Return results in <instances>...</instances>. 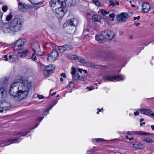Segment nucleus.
Instances as JSON below:
<instances>
[{
	"label": "nucleus",
	"mask_w": 154,
	"mask_h": 154,
	"mask_svg": "<svg viewBox=\"0 0 154 154\" xmlns=\"http://www.w3.org/2000/svg\"><path fill=\"white\" fill-rule=\"evenodd\" d=\"M8 57L7 54L5 55L2 57V59L5 61H8L9 60L11 62H14L17 58V56L14 55H9L8 58Z\"/></svg>",
	"instance_id": "2eb2a0df"
},
{
	"label": "nucleus",
	"mask_w": 154,
	"mask_h": 154,
	"mask_svg": "<svg viewBox=\"0 0 154 154\" xmlns=\"http://www.w3.org/2000/svg\"><path fill=\"white\" fill-rule=\"evenodd\" d=\"M26 42V39L24 38H20L15 43L13 48L15 51L21 50L23 47Z\"/></svg>",
	"instance_id": "423d86ee"
},
{
	"label": "nucleus",
	"mask_w": 154,
	"mask_h": 154,
	"mask_svg": "<svg viewBox=\"0 0 154 154\" xmlns=\"http://www.w3.org/2000/svg\"><path fill=\"white\" fill-rule=\"evenodd\" d=\"M92 1L94 3H97V2L98 1V0H92Z\"/></svg>",
	"instance_id": "bf43d9fd"
},
{
	"label": "nucleus",
	"mask_w": 154,
	"mask_h": 154,
	"mask_svg": "<svg viewBox=\"0 0 154 154\" xmlns=\"http://www.w3.org/2000/svg\"><path fill=\"white\" fill-rule=\"evenodd\" d=\"M19 84L17 79H15L11 85L9 91L10 94L12 96L17 98V101H20L23 99V95L21 90H20Z\"/></svg>",
	"instance_id": "7ed1b4c3"
},
{
	"label": "nucleus",
	"mask_w": 154,
	"mask_h": 154,
	"mask_svg": "<svg viewBox=\"0 0 154 154\" xmlns=\"http://www.w3.org/2000/svg\"><path fill=\"white\" fill-rule=\"evenodd\" d=\"M125 79L123 75H104L103 76L102 79L106 81H115L123 80Z\"/></svg>",
	"instance_id": "20e7f679"
},
{
	"label": "nucleus",
	"mask_w": 154,
	"mask_h": 154,
	"mask_svg": "<svg viewBox=\"0 0 154 154\" xmlns=\"http://www.w3.org/2000/svg\"><path fill=\"white\" fill-rule=\"evenodd\" d=\"M72 75V80L76 82L78 80L85 81L86 78L85 76H80L76 71V69L74 67L71 68L70 71Z\"/></svg>",
	"instance_id": "39448f33"
},
{
	"label": "nucleus",
	"mask_w": 154,
	"mask_h": 154,
	"mask_svg": "<svg viewBox=\"0 0 154 154\" xmlns=\"http://www.w3.org/2000/svg\"><path fill=\"white\" fill-rule=\"evenodd\" d=\"M86 64L91 67L97 69H102L103 66L100 65H95L94 64L89 62H86Z\"/></svg>",
	"instance_id": "412c9836"
},
{
	"label": "nucleus",
	"mask_w": 154,
	"mask_h": 154,
	"mask_svg": "<svg viewBox=\"0 0 154 154\" xmlns=\"http://www.w3.org/2000/svg\"><path fill=\"white\" fill-rule=\"evenodd\" d=\"M151 128L152 130L154 131V125H151Z\"/></svg>",
	"instance_id": "e2e57ef3"
},
{
	"label": "nucleus",
	"mask_w": 154,
	"mask_h": 154,
	"mask_svg": "<svg viewBox=\"0 0 154 154\" xmlns=\"http://www.w3.org/2000/svg\"><path fill=\"white\" fill-rule=\"evenodd\" d=\"M19 7L21 11L23 12H26L30 8V6L29 4L22 3L21 2H18Z\"/></svg>",
	"instance_id": "ddd939ff"
},
{
	"label": "nucleus",
	"mask_w": 154,
	"mask_h": 154,
	"mask_svg": "<svg viewBox=\"0 0 154 154\" xmlns=\"http://www.w3.org/2000/svg\"><path fill=\"white\" fill-rule=\"evenodd\" d=\"M21 139L20 138L14 139H9L8 141L6 140H3V143H5L6 142H12V143H18L20 141Z\"/></svg>",
	"instance_id": "b1692460"
},
{
	"label": "nucleus",
	"mask_w": 154,
	"mask_h": 154,
	"mask_svg": "<svg viewBox=\"0 0 154 154\" xmlns=\"http://www.w3.org/2000/svg\"><path fill=\"white\" fill-rule=\"evenodd\" d=\"M48 27L51 29H54L56 27V26L55 24H49L48 25Z\"/></svg>",
	"instance_id": "79ce46f5"
},
{
	"label": "nucleus",
	"mask_w": 154,
	"mask_h": 154,
	"mask_svg": "<svg viewBox=\"0 0 154 154\" xmlns=\"http://www.w3.org/2000/svg\"><path fill=\"white\" fill-rule=\"evenodd\" d=\"M66 56L69 59L75 60L76 55L69 53L67 54Z\"/></svg>",
	"instance_id": "2f4dec72"
},
{
	"label": "nucleus",
	"mask_w": 154,
	"mask_h": 154,
	"mask_svg": "<svg viewBox=\"0 0 154 154\" xmlns=\"http://www.w3.org/2000/svg\"><path fill=\"white\" fill-rule=\"evenodd\" d=\"M139 114V113L138 112L136 111L134 112V115L135 116L138 115Z\"/></svg>",
	"instance_id": "5fc2aeb1"
},
{
	"label": "nucleus",
	"mask_w": 154,
	"mask_h": 154,
	"mask_svg": "<svg viewBox=\"0 0 154 154\" xmlns=\"http://www.w3.org/2000/svg\"><path fill=\"white\" fill-rule=\"evenodd\" d=\"M52 107H49L46 109L44 111L43 114L44 115L46 116L47 115L49 114V111L51 109Z\"/></svg>",
	"instance_id": "c9c22d12"
},
{
	"label": "nucleus",
	"mask_w": 154,
	"mask_h": 154,
	"mask_svg": "<svg viewBox=\"0 0 154 154\" xmlns=\"http://www.w3.org/2000/svg\"><path fill=\"white\" fill-rule=\"evenodd\" d=\"M50 5L52 9L59 7H64L65 5L63 0H51L50 2Z\"/></svg>",
	"instance_id": "0eeeda50"
},
{
	"label": "nucleus",
	"mask_w": 154,
	"mask_h": 154,
	"mask_svg": "<svg viewBox=\"0 0 154 154\" xmlns=\"http://www.w3.org/2000/svg\"><path fill=\"white\" fill-rule=\"evenodd\" d=\"M29 1L32 4L36 5L38 4V2H37L35 0H29Z\"/></svg>",
	"instance_id": "58836bf2"
},
{
	"label": "nucleus",
	"mask_w": 154,
	"mask_h": 154,
	"mask_svg": "<svg viewBox=\"0 0 154 154\" xmlns=\"http://www.w3.org/2000/svg\"><path fill=\"white\" fill-rule=\"evenodd\" d=\"M48 98V97H44L42 95H39V99H44V98L47 99V98Z\"/></svg>",
	"instance_id": "de8ad7c7"
},
{
	"label": "nucleus",
	"mask_w": 154,
	"mask_h": 154,
	"mask_svg": "<svg viewBox=\"0 0 154 154\" xmlns=\"http://www.w3.org/2000/svg\"><path fill=\"white\" fill-rule=\"evenodd\" d=\"M128 17V14L125 12L122 13L118 15L117 17V20L119 22H122L125 21Z\"/></svg>",
	"instance_id": "f8f14e48"
},
{
	"label": "nucleus",
	"mask_w": 154,
	"mask_h": 154,
	"mask_svg": "<svg viewBox=\"0 0 154 154\" xmlns=\"http://www.w3.org/2000/svg\"><path fill=\"white\" fill-rule=\"evenodd\" d=\"M19 84L20 91L21 90L24 99L28 94L29 91L32 89V83L29 80L23 79L22 77L17 79Z\"/></svg>",
	"instance_id": "f03ea898"
},
{
	"label": "nucleus",
	"mask_w": 154,
	"mask_h": 154,
	"mask_svg": "<svg viewBox=\"0 0 154 154\" xmlns=\"http://www.w3.org/2000/svg\"><path fill=\"white\" fill-rule=\"evenodd\" d=\"M140 18V17L139 16H138L137 17H134V20H139Z\"/></svg>",
	"instance_id": "3c124183"
},
{
	"label": "nucleus",
	"mask_w": 154,
	"mask_h": 154,
	"mask_svg": "<svg viewBox=\"0 0 154 154\" xmlns=\"http://www.w3.org/2000/svg\"><path fill=\"white\" fill-rule=\"evenodd\" d=\"M29 131H25L23 132H20L19 133H17L14 134L15 135H20L21 136H24L27 134V133L29 132Z\"/></svg>",
	"instance_id": "473e14b6"
},
{
	"label": "nucleus",
	"mask_w": 154,
	"mask_h": 154,
	"mask_svg": "<svg viewBox=\"0 0 154 154\" xmlns=\"http://www.w3.org/2000/svg\"><path fill=\"white\" fill-rule=\"evenodd\" d=\"M133 147L135 149H141L143 148V145L138 142H135L133 144Z\"/></svg>",
	"instance_id": "aec40b11"
},
{
	"label": "nucleus",
	"mask_w": 154,
	"mask_h": 154,
	"mask_svg": "<svg viewBox=\"0 0 154 154\" xmlns=\"http://www.w3.org/2000/svg\"><path fill=\"white\" fill-rule=\"evenodd\" d=\"M60 75L64 78L66 77V76L65 74L64 73H62L60 74Z\"/></svg>",
	"instance_id": "603ef678"
},
{
	"label": "nucleus",
	"mask_w": 154,
	"mask_h": 154,
	"mask_svg": "<svg viewBox=\"0 0 154 154\" xmlns=\"http://www.w3.org/2000/svg\"><path fill=\"white\" fill-rule=\"evenodd\" d=\"M98 12L99 13H101L103 15H105L109 14V12H107L106 10L104 9H100L99 10Z\"/></svg>",
	"instance_id": "7c9ffc66"
},
{
	"label": "nucleus",
	"mask_w": 154,
	"mask_h": 154,
	"mask_svg": "<svg viewBox=\"0 0 154 154\" xmlns=\"http://www.w3.org/2000/svg\"><path fill=\"white\" fill-rule=\"evenodd\" d=\"M95 38L100 43H103L106 40L105 37L103 35L102 32H101V34L96 35Z\"/></svg>",
	"instance_id": "f3484780"
},
{
	"label": "nucleus",
	"mask_w": 154,
	"mask_h": 154,
	"mask_svg": "<svg viewBox=\"0 0 154 154\" xmlns=\"http://www.w3.org/2000/svg\"><path fill=\"white\" fill-rule=\"evenodd\" d=\"M140 110L141 113L149 116L151 114V112H152L150 110L148 109H141Z\"/></svg>",
	"instance_id": "4be33fe9"
},
{
	"label": "nucleus",
	"mask_w": 154,
	"mask_h": 154,
	"mask_svg": "<svg viewBox=\"0 0 154 154\" xmlns=\"http://www.w3.org/2000/svg\"><path fill=\"white\" fill-rule=\"evenodd\" d=\"M44 117H39V122H41L42 121V120L44 119Z\"/></svg>",
	"instance_id": "6e6d98bb"
},
{
	"label": "nucleus",
	"mask_w": 154,
	"mask_h": 154,
	"mask_svg": "<svg viewBox=\"0 0 154 154\" xmlns=\"http://www.w3.org/2000/svg\"><path fill=\"white\" fill-rule=\"evenodd\" d=\"M58 56V53L56 49L53 50L48 57L47 60L49 62H52L55 60Z\"/></svg>",
	"instance_id": "6e6552de"
},
{
	"label": "nucleus",
	"mask_w": 154,
	"mask_h": 154,
	"mask_svg": "<svg viewBox=\"0 0 154 154\" xmlns=\"http://www.w3.org/2000/svg\"><path fill=\"white\" fill-rule=\"evenodd\" d=\"M52 91V90L51 89L50 90V94L51 95V96H53V95H54L56 94V92H54L52 93V94H51V92Z\"/></svg>",
	"instance_id": "8fccbe9b"
},
{
	"label": "nucleus",
	"mask_w": 154,
	"mask_h": 154,
	"mask_svg": "<svg viewBox=\"0 0 154 154\" xmlns=\"http://www.w3.org/2000/svg\"><path fill=\"white\" fill-rule=\"evenodd\" d=\"M127 134L129 135H130L131 134V132L130 131H128L127 132Z\"/></svg>",
	"instance_id": "338daca9"
},
{
	"label": "nucleus",
	"mask_w": 154,
	"mask_h": 154,
	"mask_svg": "<svg viewBox=\"0 0 154 154\" xmlns=\"http://www.w3.org/2000/svg\"><path fill=\"white\" fill-rule=\"evenodd\" d=\"M115 14L114 13H112V14H109V17H110V18H112V20H114V17H115Z\"/></svg>",
	"instance_id": "a18cd8bd"
},
{
	"label": "nucleus",
	"mask_w": 154,
	"mask_h": 154,
	"mask_svg": "<svg viewBox=\"0 0 154 154\" xmlns=\"http://www.w3.org/2000/svg\"><path fill=\"white\" fill-rule=\"evenodd\" d=\"M0 108L5 110H8L11 108L10 103L9 102L3 101L0 103Z\"/></svg>",
	"instance_id": "4468645a"
},
{
	"label": "nucleus",
	"mask_w": 154,
	"mask_h": 154,
	"mask_svg": "<svg viewBox=\"0 0 154 154\" xmlns=\"http://www.w3.org/2000/svg\"><path fill=\"white\" fill-rule=\"evenodd\" d=\"M13 17V15L10 13L7 15L6 17V20L7 21H9L11 20Z\"/></svg>",
	"instance_id": "72a5a7b5"
},
{
	"label": "nucleus",
	"mask_w": 154,
	"mask_h": 154,
	"mask_svg": "<svg viewBox=\"0 0 154 154\" xmlns=\"http://www.w3.org/2000/svg\"><path fill=\"white\" fill-rule=\"evenodd\" d=\"M109 2L111 5L112 7L115 6L116 5H118L119 4V2H116V3H115L114 1L112 0H110L109 1Z\"/></svg>",
	"instance_id": "f704fd0d"
},
{
	"label": "nucleus",
	"mask_w": 154,
	"mask_h": 154,
	"mask_svg": "<svg viewBox=\"0 0 154 154\" xmlns=\"http://www.w3.org/2000/svg\"><path fill=\"white\" fill-rule=\"evenodd\" d=\"M2 14L0 13V23L3 32L10 33L13 35L21 29L22 22L20 19L15 18L9 23H5L2 20Z\"/></svg>",
	"instance_id": "f257e3e1"
},
{
	"label": "nucleus",
	"mask_w": 154,
	"mask_h": 154,
	"mask_svg": "<svg viewBox=\"0 0 154 154\" xmlns=\"http://www.w3.org/2000/svg\"><path fill=\"white\" fill-rule=\"evenodd\" d=\"M144 120V119H140V122H142Z\"/></svg>",
	"instance_id": "774afa93"
},
{
	"label": "nucleus",
	"mask_w": 154,
	"mask_h": 154,
	"mask_svg": "<svg viewBox=\"0 0 154 154\" xmlns=\"http://www.w3.org/2000/svg\"><path fill=\"white\" fill-rule=\"evenodd\" d=\"M75 87V85L74 83L71 82H70L67 85L66 88H67L68 89H72Z\"/></svg>",
	"instance_id": "c756f323"
},
{
	"label": "nucleus",
	"mask_w": 154,
	"mask_h": 154,
	"mask_svg": "<svg viewBox=\"0 0 154 154\" xmlns=\"http://www.w3.org/2000/svg\"><path fill=\"white\" fill-rule=\"evenodd\" d=\"M93 152L92 150H87V153L86 154H91Z\"/></svg>",
	"instance_id": "49530a36"
},
{
	"label": "nucleus",
	"mask_w": 154,
	"mask_h": 154,
	"mask_svg": "<svg viewBox=\"0 0 154 154\" xmlns=\"http://www.w3.org/2000/svg\"><path fill=\"white\" fill-rule=\"evenodd\" d=\"M150 8V6L148 3L143 2L142 11L145 13L148 12Z\"/></svg>",
	"instance_id": "a211bd4d"
},
{
	"label": "nucleus",
	"mask_w": 154,
	"mask_h": 154,
	"mask_svg": "<svg viewBox=\"0 0 154 154\" xmlns=\"http://www.w3.org/2000/svg\"><path fill=\"white\" fill-rule=\"evenodd\" d=\"M55 67L53 65H49L46 66L43 70L44 74L45 77H48L55 70Z\"/></svg>",
	"instance_id": "9b49d317"
},
{
	"label": "nucleus",
	"mask_w": 154,
	"mask_h": 154,
	"mask_svg": "<svg viewBox=\"0 0 154 154\" xmlns=\"http://www.w3.org/2000/svg\"><path fill=\"white\" fill-rule=\"evenodd\" d=\"M28 51L26 50L19 53V56L21 58H24L28 55Z\"/></svg>",
	"instance_id": "a878e982"
},
{
	"label": "nucleus",
	"mask_w": 154,
	"mask_h": 154,
	"mask_svg": "<svg viewBox=\"0 0 154 154\" xmlns=\"http://www.w3.org/2000/svg\"><path fill=\"white\" fill-rule=\"evenodd\" d=\"M92 141L94 142H97V138L93 139L92 140Z\"/></svg>",
	"instance_id": "4d7b16f0"
},
{
	"label": "nucleus",
	"mask_w": 154,
	"mask_h": 154,
	"mask_svg": "<svg viewBox=\"0 0 154 154\" xmlns=\"http://www.w3.org/2000/svg\"><path fill=\"white\" fill-rule=\"evenodd\" d=\"M66 21L68 23H69L68 25H69L71 26H75L78 24L77 20L73 18L69 20H67Z\"/></svg>",
	"instance_id": "6ab92c4d"
},
{
	"label": "nucleus",
	"mask_w": 154,
	"mask_h": 154,
	"mask_svg": "<svg viewBox=\"0 0 154 154\" xmlns=\"http://www.w3.org/2000/svg\"><path fill=\"white\" fill-rule=\"evenodd\" d=\"M102 18L101 16L97 15H94L92 16V20L94 22H100V19Z\"/></svg>",
	"instance_id": "5701e85b"
},
{
	"label": "nucleus",
	"mask_w": 154,
	"mask_h": 154,
	"mask_svg": "<svg viewBox=\"0 0 154 154\" xmlns=\"http://www.w3.org/2000/svg\"><path fill=\"white\" fill-rule=\"evenodd\" d=\"M67 47V45L60 46L58 47V48L60 52L61 53H63L66 51Z\"/></svg>",
	"instance_id": "bb28decb"
},
{
	"label": "nucleus",
	"mask_w": 154,
	"mask_h": 154,
	"mask_svg": "<svg viewBox=\"0 0 154 154\" xmlns=\"http://www.w3.org/2000/svg\"><path fill=\"white\" fill-rule=\"evenodd\" d=\"M39 53H40V54H45V53H44V52H43V51H42V52H40L39 51Z\"/></svg>",
	"instance_id": "0e129e2a"
},
{
	"label": "nucleus",
	"mask_w": 154,
	"mask_h": 154,
	"mask_svg": "<svg viewBox=\"0 0 154 154\" xmlns=\"http://www.w3.org/2000/svg\"><path fill=\"white\" fill-rule=\"evenodd\" d=\"M146 138H147V137H143L142 138V140L143 141H144L146 142Z\"/></svg>",
	"instance_id": "13d9d810"
},
{
	"label": "nucleus",
	"mask_w": 154,
	"mask_h": 154,
	"mask_svg": "<svg viewBox=\"0 0 154 154\" xmlns=\"http://www.w3.org/2000/svg\"><path fill=\"white\" fill-rule=\"evenodd\" d=\"M78 70L79 71L80 73H82V71L83 70V69H82L78 68Z\"/></svg>",
	"instance_id": "864d4df0"
},
{
	"label": "nucleus",
	"mask_w": 154,
	"mask_h": 154,
	"mask_svg": "<svg viewBox=\"0 0 154 154\" xmlns=\"http://www.w3.org/2000/svg\"><path fill=\"white\" fill-rule=\"evenodd\" d=\"M105 141V140L102 138H97V142H101Z\"/></svg>",
	"instance_id": "c03bdc74"
},
{
	"label": "nucleus",
	"mask_w": 154,
	"mask_h": 154,
	"mask_svg": "<svg viewBox=\"0 0 154 154\" xmlns=\"http://www.w3.org/2000/svg\"><path fill=\"white\" fill-rule=\"evenodd\" d=\"M31 58L33 60H35L37 59V58L35 56V54L34 53H33L32 54Z\"/></svg>",
	"instance_id": "a19ab883"
},
{
	"label": "nucleus",
	"mask_w": 154,
	"mask_h": 154,
	"mask_svg": "<svg viewBox=\"0 0 154 154\" xmlns=\"http://www.w3.org/2000/svg\"><path fill=\"white\" fill-rule=\"evenodd\" d=\"M72 0H64V2H63L65 6H71L72 4Z\"/></svg>",
	"instance_id": "cd10ccee"
},
{
	"label": "nucleus",
	"mask_w": 154,
	"mask_h": 154,
	"mask_svg": "<svg viewBox=\"0 0 154 154\" xmlns=\"http://www.w3.org/2000/svg\"><path fill=\"white\" fill-rule=\"evenodd\" d=\"M134 133L136 134H138L140 135H149L151 134V133H148V132L142 131H137L134 132Z\"/></svg>",
	"instance_id": "393cba45"
},
{
	"label": "nucleus",
	"mask_w": 154,
	"mask_h": 154,
	"mask_svg": "<svg viewBox=\"0 0 154 154\" xmlns=\"http://www.w3.org/2000/svg\"><path fill=\"white\" fill-rule=\"evenodd\" d=\"M39 56H40L41 57L42 59H44L46 57V54H40V53H39Z\"/></svg>",
	"instance_id": "37998d69"
},
{
	"label": "nucleus",
	"mask_w": 154,
	"mask_h": 154,
	"mask_svg": "<svg viewBox=\"0 0 154 154\" xmlns=\"http://www.w3.org/2000/svg\"><path fill=\"white\" fill-rule=\"evenodd\" d=\"M128 139L130 141H131V140H134V137L129 138Z\"/></svg>",
	"instance_id": "052dcab7"
},
{
	"label": "nucleus",
	"mask_w": 154,
	"mask_h": 154,
	"mask_svg": "<svg viewBox=\"0 0 154 154\" xmlns=\"http://www.w3.org/2000/svg\"><path fill=\"white\" fill-rule=\"evenodd\" d=\"M75 60H77L79 62L83 63L85 64L86 62L85 59L80 57L77 56L76 55Z\"/></svg>",
	"instance_id": "c85d7f7f"
},
{
	"label": "nucleus",
	"mask_w": 154,
	"mask_h": 154,
	"mask_svg": "<svg viewBox=\"0 0 154 154\" xmlns=\"http://www.w3.org/2000/svg\"><path fill=\"white\" fill-rule=\"evenodd\" d=\"M95 4L97 5H99L100 4V3L98 1L97 2V3H95Z\"/></svg>",
	"instance_id": "69168bd1"
},
{
	"label": "nucleus",
	"mask_w": 154,
	"mask_h": 154,
	"mask_svg": "<svg viewBox=\"0 0 154 154\" xmlns=\"http://www.w3.org/2000/svg\"><path fill=\"white\" fill-rule=\"evenodd\" d=\"M46 66L39 62V68L41 70H44Z\"/></svg>",
	"instance_id": "e433bc0d"
},
{
	"label": "nucleus",
	"mask_w": 154,
	"mask_h": 154,
	"mask_svg": "<svg viewBox=\"0 0 154 154\" xmlns=\"http://www.w3.org/2000/svg\"><path fill=\"white\" fill-rule=\"evenodd\" d=\"M66 6L64 7H60L57 8H55V13L57 17L58 18L61 19L65 14L64 8Z\"/></svg>",
	"instance_id": "1a4fd4ad"
},
{
	"label": "nucleus",
	"mask_w": 154,
	"mask_h": 154,
	"mask_svg": "<svg viewBox=\"0 0 154 154\" xmlns=\"http://www.w3.org/2000/svg\"><path fill=\"white\" fill-rule=\"evenodd\" d=\"M88 29H86V28L85 27L84 29V31H83V33H84L86 31H88Z\"/></svg>",
	"instance_id": "680f3d73"
},
{
	"label": "nucleus",
	"mask_w": 154,
	"mask_h": 154,
	"mask_svg": "<svg viewBox=\"0 0 154 154\" xmlns=\"http://www.w3.org/2000/svg\"><path fill=\"white\" fill-rule=\"evenodd\" d=\"M86 89H89V90L90 91H91V90H94L95 88H94V87H87L86 88Z\"/></svg>",
	"instance_id": "09e8293b"
},
{
	"label": "nucleus",
	"mask_w": 154,
	"mask_h": 154,
	"mask_svg": "<svg viewBox=\"0 0 154 154\" xmlns=\"http://www.w3.org/2000/svg\"><path fill=\"white\" fill-rule=\"evenodd\" d=\"M103 35H104L106 39L111 40L115 37L116 35L113 32L109 30H106L102 31Z\"/></svg>",
	"instance_id": "9d476101"
},
{
	"label": "nucleus",
	"mask_w": 154,
	"mask_h": 154,
	"mask_svg": "<svg viewBox=\"0 0 154 154\" xmlns=\"http://www.w3.org/2000/svg\"><path fill=\"white\" fill-rule=\"evenodd\" d=\"M6 92L3 88L0 87V102L3 101L6 96Z\"/></svg>",
	"instance_id": "dca6fc26"
},
{
	"label": "nucleus",
	"mask_w": 154,
	"mask_h": 154,
	"mask_svg": "<svg viewBox=\"0 0 154 154\" xmlns=\"http://www.w3.org/2000/svg\"><path fill=\"white\" fill-rule=\"evenodd\" d=\"M8 9V7L7 5H5L2 7V11L5 12H6Z\"/></svg>",
	"instance_id": "ea45409f"
},
{
	"label": "nucleus",
	"mask_w": 154,
	"mask_h": 154,
	"mask_svg": "<svg viewBox=\"0 0 154 154\" xmlns=\"http://www.w3.org/2000/svg\"><path fill=\"white\" fill-rule=\"evenodd\" d=\"M146 142L147 143H152L153 142V141L149 137L146 138Z\"/></svg>",
	"instance_id": "4c0bfd02"
}]
</instances>
